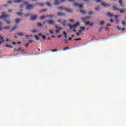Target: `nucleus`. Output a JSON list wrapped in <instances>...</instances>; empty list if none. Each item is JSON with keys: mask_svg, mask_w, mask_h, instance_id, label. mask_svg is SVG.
<instances>
[{"mask_svg": "<svg viewBox=\"0 0 126 126\" xmlns=\"http://www.w3.org/2000/svg\"><path fill=\"white\" fill-rule=\"evenodd\" d=\"M117 28H118V29L119 31H122H122H126L125 28H123L122 29V28H120L119 27H118Z\"/></svg>", "mask_w": 126, "mask_h": 126, "instance_id": "nucleus-21", "label": "nucleus"}, {"mask_svg": "<svg viewBox=\"0 0 126 126\" xmlns=\"http://www.w3.org/2000/svg\"><path fill=\"white\" fill-rule=\"evenodd\" d=\"M34 38H35V40L36 41H39V40H40V39L39 38V37L37 35H35Z\"/></svg>", "mask_w": 126, "mask_h": 126, "instance_id": "nucleus-29", "label": "nucleus"}, {"mask_svg": "<svg viewBox=\"0 0 126 126\" xmlns=\"http://www.w3.org/2000/svg\"><path fill=\"white\" fill-rule=\"evenodd\" d=\"M125 11H126V10H120L121 14H123V13H124V12H125Z\"/></svg>", "mask_w": 126, "mask_h": 126, "instance_id": "nucleus-39", "label": "nucleus"}, {"mask_svg": "<svg viewBox=\"0 0 126 126\" xmlns=\"http://www.w3.org/2000/svg\"><path fill=\"white\" fill-rule=\"evenodd\" d=\"M110 22H111V23H113L114 22V20L112 19H110Z\"/></svg>", "mask_w": 126, "mask_h": 126, "instance_id": "nucleus-53", "label": "nucleus"}, {"mask_svg": "<svg viewBox=\"0 0 126 126\" xmlns=\"http://www.w3.org/2000/svg\"><path fill=\"white\" fill-rule=\"evenodd\" d=\"M47 18V16H42L40 18V20H43L44 19H46V18Z\"/></svg>", "mask_w": 126, "mask_h": 126, "instance_id": "nucleus-25", "label": "nucleus"}, {"mask_svg": "<svg viewBox=\"0 0 126 126\" xmlns=\"http://www.w3.org/2000/svg\"><path fill=\"white\" fill-rule=\"evenodd\" d=\"M6 22L7 24H10V23H11V22L10 21H6Z\"/></svg>", "mask_w": 126, "mask_h": 126, "instance_id": "nucleus-52", "label": "nucleus"}, {"mask_svg": "<svg viewBox=\"0 0 126 126\" xmlns=\"http://www.w3.org/2000/svg\"><path fill=\"white\" fill-rule=\"evenodd\" d=\"M20 21H21V19H17L15 21V22H16V23H17V24H18L19 23H20Z\"/></svg>", "mask_w": 126, "mask_h": 126, "instance_id": "nucleus-20", "label": "nucleus"}, {"mask_svg": "<svg viewBox=\"0 0 126 126\" xmlns=\"http://www.w3.org/2000/svg\"><path fill=\"white\" fill-rule=\"evenodd\" d=\"M68 49H69V47H66L64 48V49L63 50V51H67V50H68Z\"/></svg>", "mask_w": 126, "mask_h": 126, "instance_id": "nucleus-35", "label": "nucleus"}, {"mask_svg": "<svg viewBox=\"0 0 126 126\" xmlns=\"http://www.w3.org/2000/svg\"><path fill=\"white\" fill-rule=\"evenodd\" d=\"M49 33L50 34H51V35L54 34V32H53L52 31H50Z\"/></svg>", "mask_w": 126, "mask_h": 126, "instance_id": "nucleus-44", "label": "nucleus"}, {"mask_svg": "<svg viewBox=\"0 0 126 126\" xmlns=\"http://www.w3.org/2000/svg\"><path fill=\"white\" fill-rule=\"evenodd\" d=\"M24 34L22 33H18V36H19L20 37H21L23 36Z\"/></svg>", "mask_w": 126, "mask_h": 126, "instance_id": "nucleus-33", "label": "nucleus"}, {"mask_svg": "<svg viewBox=\"0 0 126 126\" xmlns=\"http://www.w3.org/2000/svg\"><path fill=\"white\" fill-rule=\"evenodd\" d=\"M9 29H10V27H3V24L0 22V31H1V30H9Z\"/></svg>", "mask_w": 126, "mask_h": 126, "instance_id": "nucleus-2", "label": "nucleus"}, {"mask_svg": "<svg viewBox=\"0 0 126 126\" xmlns=\"http://www.w3.org/2000/svg\"><path fill=\"white\" fill-rule=\"evenodd\" d=\"M55 3L54 5H59V4H61L62 2H64L65 0H54Z\"/></svg>", "mask_w": 126, "mask_h": 126, "instance_id": "nucleus-4", "label": "nucleus"}, {"mask_svg": "<svg viewBox=\"0 0 126 126\" xmlns=\"http://www.w3.org/2000/svg\"><path fill=\"white\" fill-rule=\"evenodd\" d=\"M62 37H63V36H62L61 35H58V38H61Z\"/></svg>", "mask_w": 126, "mask_h": 126, "instance_id": "nucleus-63", "label": "nucleus"}, {"mask_svg": "<svg viewBox=\"0 0 126 126\" xmlns=\"http://www.w3.org/2000/svg\"><path fill=\"white\" fill-rule=\"evenodd\" d=\"M94 1H95L96 3H99V2H103V0H93Z\"/></svg>", "mask_w": 126, "mask_h": 126, "instance_id": "nucleus-19", "label": "nucleus"}, {"mask_svg": "<svg viewBox=\"0 0 126 126\" xmlns=\"http://www.w3.org/2000/svg\"><path fill=\"white\" fill-rule=\"evenodd\" d=\"M46 10H46V9H42V10H41V11H40V12H46Z\"/></svg>", "mask_w": 126, "mask_h": 126, "instance_id": "nucleus-48", "label": "nucleus"}, {"mask_svg": "<svg viewBox=\"0 0 126 126\" xmlns=\"http://www.w3.org/2000/svg\"><path fill=\"white\" fill-rule=\"evenodd\" d=\"M4 41H0V45H1V44H2V43H4Z\"/></svg>", "mask_w": 126, "mask_h": 126, "instance_id": "nucleus-54", "label": "nucleus"}, {"mask_svg": "<svg viewBox=\"0 0 126 126\" xmlns=\"http://www.w3.org/2000/svg\"><path fill=\"white\" fill-rule=\"evenodd\" d=\"M80 13H82V14H85V11L81 10L80 11Z\"/></svg>", "mask_w": 126, "mask_h": 126, "instance_id": "nucleus-38", "label": "nucleus"}, {"mask_svg": "<svg viewBox=\"0 0 126 126\" xmlns=\"http://www.w3.org/2000/svg\"><path fill=\"white\" fill-rule=\"evenodd\" d=\"M55 29H57V30L55 31V32L57 34H59L62 30H63V29L62 28H60L58 27L57 26H55Z\"/></svg>", "mask_w": 126, "mask_h": 126, "instance_id": "nucleus-6", "label": "nucleus"}, {"mask_svg": "<svg viewBox=\"0 0 126 126\" xmlns=\"http://www.w3.org/2000/svg\"><path fill=\"white\" fill-rule=\"evenodd\" d=\"M7 17H10V16L3 15L0 17V19H6Z\"/></svg>", "mask_w": 126, "mask_h": 126, "instance_id": "nucleus-11", "label": "nucleus"}, {"mask_svg": "<svg viewBox=\"0 0 126 126\" xmlns=\"http://www.w3.org/2000/svg\"><path fill=\"white\" fill-rule=\"evenodd\" d=\"M119 3H120V4L121 6H123V1H122L121 0H120L119 1Z\"/></svg>", "mask_w": 126, "mask_h": 126, "instance_id": "nucleus-28", "label": "nucleus"}, {"mask_svg": "<svg viewBox=\"0 0 126 126\" xmlns=\"http://www.w3.org/2000/svg\"><path fill=\"white\" fill-rule=\"evenodd\" d=\"M42 25L41 23H38L37 24V26H38V27H41Z\"/></svg>", "mask_w": 126, "mask_h": 126, "instance_id": "nucleus-41", "label": "nucleus"}, {"mask_svg": "<svg viewBox=\"0 0 126 126\" xmlns=\"http://www.w3.org/2000/svg\"><path fill=\"white\" fill-rule=\"evenodd\" d=\"M24 5H24H24H20V8H23V7H24Z\"/></svg>", "mask_w": 126, "mask_h": 126, "instance_id": "nucleus-43", "label": "nucleus"}, {"mask_svg": "<svg viewBox=\"0 0 126 126\" xmlns=\"http://www.w3.org/2000/svg\"><path fill=\"white\" fill-rule=\"evenodd\" d=\"M58 9L59 11H63V10H65V8L60 7H58Z\"/></svg>", "mask_w": 126, "mask_h": 126, "instance_id": "nucleus-15", "label": "nucleus"}, {"mask_svg": "<svg viewBox=\"0 0 126 126\" xmlns=\"http://www.w3.org/2000/svg\"><path fill=\"white\" fill-rule=\"evenodd\" d=\"M28 46H29V43H27L26 45H25V46H26V48H28Z\"/></svg>", "mask_w": 126, "mask_h": 126, "instance_id": "nucleus-49", "label": "nucleus"}, {"mask_svg": "<svg viewBox=\"0 0 126 126\" xmlns=\"http://www.w3.org/2000/svg\"><path fill=\"white\" fill-rule=\"evenodd\" d=\"M82 21H83L84 23H85V22L86 21V18L82 19Z\"/></svg>", "mask_w": 126, "mask_h": 126, "instance_id": "nucleus-40", "label": "nucleus"}, {"mask_svg": "<svg viewBox=\"0 0 126 126\" xmlns=\"http://www.w3.org/2000/svg\"><path fill=\"white\" fill-rule=\"evenodd\" d=\"M74 41H81V38H76L74 39Z\"/></svg>", "mask_w": 126, "mask_h": 126, "instance_id": "nucleus-37", "label": "nucleus"}, {"mask_svg": "<svg viewBox=\"0 0 126 126\" xmlns=\"http://www.w3.org/2000/svg\"><path fill=\"white\" fill-rule=\"evenodd\" d=\"M101 5L102 6H103V7H110V5L106 4L104 2L101 3Z\"/></svg>", "mask_w": 126, "mask_h": 126, "instance_id": "nucleus-14", "label": "nucleus"}, {"mask_svg": "<svg viewBox=\"0 0 126 126\" xmlns=\"http://www.w3.org/2000/svg\"><path fill=\"white\" fill-rule=\"evenodd\" d=\"M86 27H80V29H81V30L82 31H85V29H86Z\"/></svg>", "mask_w": 126, "mask_h": 126, "instance_id": "nucleus-26", "label": "nucleus"}, {"mask_svg": "<svg viewBox=\"0 0 126 126\" xmlns=\"http://www.w3.org/2000/svg\"><path fill=\"white\" fill-rule=\"evenodd\" d=\"M37 19H38V16H37L36 15L32 16L31 18V20L32 21H35V20H37Z\"/></svg>", "mask_w": 126, "mask_h": 126, "instance_id": "nucleus-9", "label": "nucleus"}, {"mask_svg": "<svg viewBox=\"0 0 126 126\" xmlns=\"http://www.w3.org/2000/svg\"><path fill=\"white\" fill-rule=\"evenodd\" d=\"M32 33H37L38 32V31L36 30H34L33 31H31Z\"/></svg>", "mask_w": 126, "mask_h": 126, "instance_id": "nucleus-34", "label": "nucleus"}, {"mask_svg": "<svg viewBox=\"0 0 126 126\" xmlns=\"http://www.w3.org/2000/svg\"><path fill=\"white\" fill-rule=\"evenodd\" d=\"M33 43V40H30L29 42V44H31Z\"/></svg>", "mask_w": 126, "mask_h": 126, "instance_id": "nucleus-55", "label": "nucleus"}, {"mask_svg": "<svg viewBox=\"0 0 126 126\" xmlns=\"http://www.w3.org/2000/svg\"><path fill=\"white\" fill-rule=\"evenodd\" d=\"M46 23L49 25H53L55 23V21L52 20H47L46 21Z\"/></svg>", "mask_w": 126, "mask_h": 126, "instance_id": "nucleus-10", "label": "nucleus"}, {"mask_svg": "<svg viewBox=\"0 0 126 126\" xmlns=\"http://www.w3.org/2000/svg\"><path fill=\"white\" fill-rule=\"evenodd\" d=\"M73 21H74V20H69V22H70L71 23H73Z\"/></svg>", "mask_w": 126, "mask_h": 126, "instance_id": "nucleus-46", "label": "nucleus"}, {"mask_svg": "<svg viewBox=\"0 0 126 126\" xmlns=\"http://www.w3.org/2000/svg\"><path fill=\"white\" fill-rule=\"evenodd\" d=\"M58 22H59L60 23H63V21H62L61 20H58Z\"/></svg>", "mask_w": 126, "mask_h": 126, "instance_id": "nucleus-60", "label": "nucleus"}, {"mask_svg": "<svg viewBox=\"0 0 126 126\" xmlns=\"http://www.w3.org/2000/svg\"><path fill=\"white\" fill-rule=\"evenodd\" d=\"M47 17H49V18H53V17H54V16H50V15H48V16H46Z\"/></svg>", "mask_w": 126, "mask_h": 126, "instance_id": "nucleus-47", "label": "nucleus"}, {"mask_svg": "<svg viewBox=\"0 0 126 126\" xmlns=\"http://www.w3.org/2000/svg\"><path fill=\"white\" fill-rule=\"evenodd\" d=\"M111 25L110 24H108L106 25V26H111Z\"/></svg>", "mask_w": 126, "mask_h": 126, "instance_id": "nucleus-62", "label": "nucleus"}, {"mask_svg": "<svg viewBox=\"0 0 126 126\" xmlns=\"http://www.w3.org/2000/svg\"><path fill=\"white\" fill-rule=\"evenodd\" d=\"M21 1H23V0H15L14 1L15 3H20Z\"/></svg>", "mask_w": 126, "mask_h": 126, "instance_id": "nucleus-17", "label": "nucleus"}, {"mask_svg": "<svg viewBox=\"0 0 126 126\" xmlns=\"http://www.w3.org/2000/svg\"><path fill=\"white\" fill-rule=\"evenodd\" d=\"M46 4L48 6H51V4L50 3V2H46Z\"/></svg>", "mask_w": 126, "mask_h": 126, "instance_id": "nucleus-42", "label": "nucleus"}, {"mask_svg": "<svg viewBox=\"0 0 126 126\" xmlns=\"http://www.w3.org/2000/svg\"><path fill=\"white\" fill-rule=\"evenodd\" d=\"M94 24V23H91L90 22H86V26H88L89 25V26H93V25Z\"/></svg>", "mask_w": 126, "mask_h": 126, "instance_id": "nucleus-16", "label": "nucleus"}, {"mask_svg": "<svg viewBox=\"0 0 126 126\" xmlns=\"http://www.w3.org/2000/svg\"><path fill=\"white\" fill-rule=\"evenodd\" d=\"M76 35H77V36H79V35H80V33H79V32H77V33H76Z\"/></svg>", "mask_w": 126, "mask_h": 126, "instance_id": "nucleus-59", "label": "nucleus"}, {"mask_svg": "<svg viewBox=\"0 0 126 126\" xmlns=\"http://www.w3.org/2000/svg\"><path fill=\"white\" fill-rule=\"evenodd\" d=\"M66 22H67L66 20H64L62 21V25L63 26H65V24H66Z\"/></svg>", "mask_w": 126, "mask_h": 126, "instance_id": "nucleus-22", "label": "nucleus"}, {"mask_svg": "<svg viewBox=\"0 0 126 126\" xmlns=\"http://www.w3.org/2000/svg\"><path fill=\"white\" fill-rule=\"evenodd\" d=\"M107 16H109V17H111V18L112 17H115V20H117V19H118V17L117 16L113 15V14H111L110 13H107Z\"/></svg>", "mask_w": 126, "mask_h": 126, "instance_id": "nucleus-8", "label": "nucleus"}, {"mask_svg": "<svg viewBox=\"0 0 126 126\" xmlns=\"http://www.w3.org/2000/svg\"><path fill=\"white\" fill-rule=\"evenodd\" d=\"M64 11H66V12H68L69 13L72 12V9H69V8L67 9V8H65Z\"/></svg>", "mask_w": 126, "mask_h": 126, "instance_id": "nucleus-13", "label": "nucleus"}, {"mask_svg": "<svg viewBox=\"0 0 126 126\" xmlns=\"http://www.w3.org/2000/svg\"><path fill=\"white\" fill-rule=\"evenodd\" d=\"M57 14L58 16H66V15L65 14V13L63 12L58 13Z\"/></svg>", "mask_w": 126, "mask_h": 126, "instance_id": "nucleus-12", "label": "nucleus"}, {"mask_svg": "<svg viewBox=\"0 0 126 126\" xmlns=\"http://www.w3.org/2000/svg\"><path fill=\"white\" fill-rule=\"evenodd\" d=\"M79 26V23H77L74 26L71 24H69L68 27L70 28V29H76L77 28V27Z\"/></svg>", "mask_w": 126, "mask_h": 126, "instance_id": "nucleus-5", "label": "nucleus"}, {"mask_svg": "<svg viewBox=\"0 0 126 126\" xmlns=\"http://www.w3.org/2000/svg\"><path fill=\"white\" fill-rule=\"evenodd\" d=\"M113 10H120V9L114 6V7H113Z\"/></svg>", "mask_w": 126, "mask_h": 126, "instance_id": "nucleus-31", "label": "nucleus"}, {"mask_svg": "<svg viewBox=\"0 0 126 126\" xmlns=\"http://www.w3.org/2000/svg\"><path fill=\"white\" fill-rule=\"evenodd\" d=\"M35 5H36V6L37 5H39V6L42 7V6H44L45 4L43 3H40L36 4Z\"/></svg>", "mask_w": 126, "mask_h": 126, "instance_id": "nucleus-18", "label": "nucleus"}, {"mask_svg": "<svg viewBox=\"0 0 126 126\" xmlns=\"http://www.w3.org/2000/svg\"><path fill=\"white\" fill-rule=\"evenodd\" d=\"M52 52H58V49L52 50Z\"/></svg>", "mask_w": 126, "mask_h": 126, "instance_id": "nucleus-50", "label": "nucleus"}, {"mask_svg": "<svg viewBox=\"0 0 126 126\" xmlns=\"http://www.w3.org/2000/svg\"><path fill=\"white\" fill-rule=\"evenodd\" d=\"M6 42H10V43H12V40L11 39H9V38H8L6 39Z\"/></svg>", "mask_w": 126, "mask_h": 126, "instance_id": "nucleus-32", "label": "nucleus"}, {"mask_svg": "<svg viewBox=\"0 0 126 126\" xmlns=\"http://www.w3.org/2000/svg\"><path fill=\"white\" fill-rule=\"evenodd\" d=\"M122 24H123V25H126V23H125V22H123Z\"/></svg>", "mask_w": 126, "mask_h": 126, "instance_id": "nucleus-61", "label": "nucleus"}, {"mask_svg": "<svg viewBox=\"0 0 126 126\" xmlns=\"http://www.w3.org/2000/svg\"><path fill=\"white\" fill-rule=\"evenodd\" d=\"M73 29V32H76V29L74 28Z\"/></svg>", "mask_w": 126, "mask_h": 126, "instance_id": "nucleus-57", "label": "nucleus"}, {"mask_svg": "<svg viewBox=\"0 0 126 126\" xmlns=\"http://www.w3.org/2000/svg\"><path fill=\"white\" fill-rule=\"evenodd\" d=\"M52 38H56V35H52Z\"/></svg>", "mask_w": 126, "mask_h": 126, "instance_id": "nucleus-64", "label": "nucleus"}, {"mask_svg": "<svg viewBox=\"0 0 126 126\" xmlns=\"http://www.w3.org/2000/svg\"><path fill=\"white\" fill-rule=\"evenodd\" d=\"M42 37V39H43V40H45L46 39V36L43 35Z\"/></svg>", "mask_w": 126, "mask_h": 126, "instance_id": "nucleus-51", "label": "nucleus"}, {"mask_svg": "<svg viewBox=\"0 0 126 126\" xmlns=\"http://www.w3.org/2000/svg\"><path fill=\"white\" fill-rule=\"evenodd\" d=\"M17 28H18V27L13 28L10 32H13V31H15L16 29H17Z\"/></svg>", "mask_w": 126, "mask_h": 126, "instance_id": "nucleus-27", "label": "nucleus"}, {"mask_svg": "<svg viewBox=\"0 0 126 126\" xmlns=\"http://www.w3.org/2000/svg\"><path fill=\"white\" fill-rule=\"evenodd\" d=\"M63 34L64 35V38L66 39V38H67V34L66 33V32H63Z\"/></svg>", "mask_w": 126, "mask_h": 126, "instance_id": "nucleus-23", "label": "nucleus"}, {"mask_svg": "<svg viewBox=\"0 0 126 126\" xmlns=\"http://www.w3.org/2000/svg\"><path fill=\"white\" fill-rule=\"evenodd\" d=\"M17 15L18 16H20L21 17H29V16H30V14L28 13L27 15H25L23 13L18 12Z\"/></svg>", "mask_w": 126, "mask_h": 126, "instance_id": "nucleus-3", "label": "nucleus"}, {"mask_svg": "<svg viewBox=\"0 0 126 126\" xmlns=\"http://www.w3.org/2000/svg\"><path fill=\"white\" fill-rule=\"evenodd\" d=\"M89 14L90 15H93V14H94V13H93V12H90L89 13Z\"/></svg>", "mask_w": 126, "mask_h": 126, "instance_id": "nucleus-45", "label": "nucleus"}, {"mask_svg": "<svg viewBox=\"0 0 126 126\" xmlns=\"http://www.w3.org/2000/svg\"><path fill=\"white\" fill-rule=\"evenodd\" d=\"M5 47H6L7 48H8L9 49H12V48H13L12 46H10V45H5Z\"/></svg>", "mask_w": 126, "mask_h": 126, "instance_id": "nucleus-30", "label": "nucleus"}, {"mask_svg": "<svg viewBox=\"0 0 126 126\" xmlns=\"http://www.w3.org/2000/svg\"><path fill=\"white\" fill-rule=\"evenodd\" d=\"M0 40L1 41H4V40H3V37H1L0 38Z\"/></svg>", "mask_w": 126, "mask_h": 126, "instance_id": "nucleus-56", "label": "nucleus"}, {"mask_svg": "<svg viewBox=\"0 0 126 126\" xmlns=\"http://www.w3.org/2000/svg\"><path fill=\"white\" fill-rule=\"evenodd\" d=\"M73 6L77 7L78 6L79 7H80V8H81V9H83L84 8L83 7V4H82L81 5H79V4H78V3H75L73 4Z\"/></svg>", "mask_w": 126, "mask_h": 126, "instance_id": "nucleus-7", "label": "nucleus"}, {"mask_svg": "<svg viewBox=\"0 0 126 126\" xmlns=\"http://www.w3.org/2000/svg\"><path fill=\"white\" fill-rule=\"evenodd\" d=\"M104 24H105V22L104 21H101L100 22H99V25L101 26L104 25Z\"/></svg>", "mask_w": 126, "mask_h": 126, "instance_id": "nucleus-24", "label": "nucleus"}, {"mask_svg": "<svg viewBox=\"0 0 126 126\" xmlns=\"http://www.w3.org/2000/svg\"><path fill=\"white\" fill-rule=\"evenodd\" d=\"M24 5H26V10H32L33 8H35L37 5L35 4H29V2L28 1L24 2Z\"/></svg>", "mask_w": 126, "mask_h": 126, "instance_id": "nucleus-1", "label": "nucleus"}, {"mask_svg": "<svg viewBox=\"0 0 126 126\" xmlns=\"http://www.w3.org/2000/svg\"><path fill=\"white\" fill-rule=\"evenodd\" d=\"M94 10H96V11H100V7H97L94 9Z\"/></svg>", "mask_w": 126, "mask_h": 126, "instance_id": "nucleus-36", "label": "nucleus"}, {"mask_svg": "<svg viewBox=\"0 0 126 126\" xmlns=\"http://www.w3.org/2000/svg\"><path fill=\"white\" fill-rule=\"evenodd\" d=\"M82 32V31L81 30L79 31V33H80V34H81Z\"/></svg>", "mask_w": 126, "mask_h": 126, "instance_id": "nucleus-58", "label": "nucleus"}]
</instances>
